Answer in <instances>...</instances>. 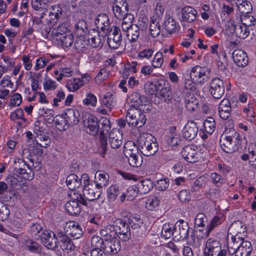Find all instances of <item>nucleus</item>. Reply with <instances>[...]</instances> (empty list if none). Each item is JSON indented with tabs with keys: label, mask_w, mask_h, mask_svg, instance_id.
<instances>
[{
	"label": "nucleus",
	"mask_w": 256,
	"mask_h": 256,
	"mask_svg": "<svg viewBox=\"0 0 256 256\" xmlns=\"http://www.w3.org/2000/svg\"><path fill=\"white\" fill-rule=\"evenodd\" d=\"M232 108L228 99H224L218 106V112L220 117L223 120L228 119L230 116Z\"/></svg>",
	"instance_id": "27"
},
{
	"label": "nucleus",
	"mask_w": 256,
	"mask_h": 256,
	"mask_svg": "<svg viewBox=\"0 0 256 256\" xmlns=\"http://www.w3.org/2000/svg\"><path fill=\"white\" fill-rule=\"evenodd\" d=\"M210 92L215 98H220L224 94V86L222 80L213 78L210 83Z\"/></svg>",
	"instance_id": "10"
},
{
	"label": "nucleus",
	"mask_w": 256,
	"mask_h": 256,
	"mask_svg": "<svg viewBox=\"0 0 256 256\" xmlns=\"http://www.w3.org/2000/svg\"><path fill=\"white\" fill-rule=\"evenodd\" d=\"M132 229L135 230V233L138 236H142L143 234V230L142 226L143 224V221L140 216L136 214H132L129 219L128 222Z\"/></svg>",
	"instance_id": "22"
},
{
	"label": "nucleus",
	"mask_w": 256,
	"mask_h": 256,
	"mask_svg": "<svg viewBox=\"0 0 256 256\" xmlns=\"http://www.w3.org/2000/svg\"><path fill=\"white\" fill-rule=\"evenodd\" d=\"M204 126L205 130L212 134L215 130V122L212 118H208L204 122Z\"/></svg>",
	"instance_id": "53"
},
{
	"label": "nucleus",
	"mask_w": 256,
	"mask_h": 256,
	"mask_svg": "<svg viewBox=\"0 0 256 256\" xmlns=\"http://www.w3.org/2000/svg\"><path fill=\"white\" fill-rule=\"evenodd\" d=\"M104 241L101 238L98 236H94L90 241V246L88 245V248H90V249L94 248H103V245Z\"/></svg>",
	"instance_id": "46"
},
{
	"label": "nucleus",
	"mask_w": 256,
	"mask_h": 256,
	"mask_svg": "<svg viewBox=\"0 0 256 256\" xmlns=\"http://www.w3.org/2000/svg\"><path fill=\"white\" fill-rule=\"evenodd\" d=\"M82 230L78 224L74 221L65 224V238L78 239L82 235Z\"/></svg>",
	"instance_id": "11"
},
{
	"label": "nucleus",
	"mask_w": 256,
	"mask_h": 256,
	"mask_svg": "<svg viewBox=\"0 0 256 256\" xmlns=\"http://www.w3.org/2000/svg\"><path fill=\"white\" fill-rule=\"evenodd\" d=\"M185 104L186 109L190 112L194 111L198 108V100L194 98L186 100Z\"/></svg>",
	"instance_id": "60"
},
{
	"label": "nucleus",
	"mask_w": 256,
	"mask_h": 256,
	"mask_svg": "<svg viewBox=\"0 0 256 256\" xmlns=\"http://www.w3.org/2000/svg\"><path fill=\"white\" fill-rule=\"evenodd\" d=\"M102 192L98 188H96V184H90L86 186L82 190V194L84 198L90 201L98 199L102 194Z\"/></svg>",
	"instance_id": "18"
},
{
	"label": "nucleus",
	"mask_w": 256,
	"mask_h": 256,
	"mask_svg": "<svg viewBox=\"0 0 256 256\" xmlns=\"http://www.w3.org/2000/svg\"><path fill=\"white\" fill-rule=\"evenodd\" d=\"M114 16L118 19H122L126 16L128 12V4L126 0H116L113 6Z\"/></svg>",
	"instance_id": "13"
},
{
	"label": "nucleus",
	"mask_w": 256,
	"mask_h": 256,
	"mask_svg": "<svg viewBox=\"0 0 256 256\" xmlns=\"http://www.w3.org/2000/svg\"><path fill=\"white\" fill-rule=\"evenodd\" d=\"M126 157L128 158V163L132 166L138 168L142 164V156L139 153L130 155V156H126Z\"/></svg>",
	"instance_id": "44"
},
{
	"label": "nucleus",
	"mask_w": 256,
	"mask_h": 256,
	"mask_svg": "<svg viewBox=\"0 0 256 256\" xmlns=\"http://www.w3.org/2000/svg\"><path fill=\"white\" fill-rule=\"evenodd\" d=\"M236 34L240 38L244 39L249 35V30L246 28V26H238L235 28Z\"/></svg>",
	"instance_id": "58"
},
{
	"label": "nucleus",
	"mask_w": 256,
	"mask_h": 256,
	"mask_svg": "<svg viewBox=\"0 0 256 256\" xmlns=\"http://www.w3.org/2000/svg\"><path fill=\"white\" fill-rule=\"evenodd\" d=\"M94 35L89 34L88 36V44L93 48H96L100 44L101 38L97 31L92 30Z\"/></svg>",
	"instance_id": "40"
},
{
	"label": "nucleus",
	"mask_w": 256,
	"mask_h": 256,
	"mask_svg": "<svg viewBox=\"0 0 256 256\" xmlns=\"http://www.w3.org/2000/svg\"><path fill=\"white\" fill-rule=\"evenodd\" d=\"M102 104L110 110L116 104V98L114 95L110 92L105 94L102 100Z\"/></svg>",
	"instance_id": "33"
},
{
	"label": "nucleus",
	"mask_w": 256,
	"mask_h": 256,
	"mask_svg": "<svg viewBox=\"0 0 256 256\" xmlns=\"http://www.w3.org/2000/svg\"><path fill=\"white\" fill-rule=\"evenodd\" d=\"M120 248V243L116 238L111 240L106 239L104 241L102 250L106 254H116Z\"/></svg>",
	"instance_id": "16"
},
{
	"label": "nucleus",
	"mask_w": 256,
	"mask_h": 256,
	"mask_svg": "<svg viewBox=\"0 0 256 256\" xmlns=\"http://www.w3.org/2000/svg\"><path fill=\"white\" fill-rule=\"evenodd\" d=\"M76 27V34L78 36L82 37L84 36L86 32L88 26L86 21L80 20L78 21L75 25Z\"/></svg>",
	"instance_id": "42"
},
{
	"label": "nucleus",
	"mask_w": 256,
	"mask_h": 256,
	"mask_svg": "<svg viewBox=\"0 0 256 256\" xmlns=\"http://www.w3.org/2000/svg\"><path fill=\"white\" fill-rule=\"evenodd\" d=\"M153 187V182L150 179L148 178L140 181L135 186L137 192L142 194L148 193Z\"/></svg>",
	"instance_id": "29"
},
{
	"label": "nucleus",
	"mask_w": 256,
	"mask_h": 256,
	"mask_svg": "<svg viewBox=\"0 0 256 256\" xmlns=\"http://www.w3.org/2000/svg\"><path fill=\"white\" fill-rule=\"evenodd\" d=\"M204 256H228V250L222 249L218 240L210 238L206 243Z\"/></svg>",
	"instance_id": "5"
},
{
	"label": "nucleus",
	"mask_w": 256,
	"mask_h": 256,
	"mask_svg": "<svg viewBox=\"0 0 256 256\" xmlns=\"http://www.w3.org/2000/svg\"><path fill=\"white\" fill-rule=\"evenodd\" d=\"M109 72L105 68H102L95 78L96 83L101 84L108 76Z\"/></svg>",
	"instance_id": "59"
},
{
	"label": "nucleus",
	"mask_w": 256,
	"mask_h": 256,
	"mask_svg": "<svg viewBox=\"0 0 256 256\" xmlns=\"http://www.w3.org/2000/svg\"><path fill=\"white\" fill-rule=\"evenodd\" d=\"M241 222L239 221L234 222L230 226L228 231V236L231 235L230 240L228 241V256L234 254L236 248L244 242V238L240 236V233L238 232L235 235L232 234L234 230L241 227Z\"/></svg>",
	"instance_id": "3"
},
{
	"label": "nucleus",
	"mask_w": 256,
	"mask_h": 256,
	"mask_svg": "<svg viewBox=\"0 0 256 256\" xmlns=\"http://www.w3.org/2000/svg\"><path fill=\"white\" fill-rule=\"evenodd\" d=\"M126 120L129 126L141 128L146 122L145 115L141 110L138 108H130L126 112Z\"/></svg>",
	"instance_id": "4"
},
{
	"label": "nucleus",
	"mask_w": 256,
	"mask_h": 256,
	"mask_svg": "<svg viewBox=\"0 0 256 256\" xmlns=\"http://www.w3.org/2000/svg\"><path fill=\"white\" fill-rule=\"evenodd\" d=\"M141 152L145 156L154 155L158 150V144L154 137L149 133H142L138 138Z\"/></svg>",
	"instance_id": "1"
},
{
	"label": "nucleus",
	"mask_w": 256,
	"mask_h": 256,
	"mask_svg": "<svg viewBox=\"0 0 256 256\" xmlns=\"http://www.w3.org/2000/svg\"><path fill=\"white\" fill-rule=\"evenodd\" d=\"M84 125L86 131L90 134L94 136L99 130L98 120L96 116L89 115L87 118L84 120Z\"/></svg>",
	"instance_id": "17"
},
{
	"label": "nucleus",
	"mask_w": 256,
	"mask_h": 256,
	"mask_svg": "<svg viewBox=\"0 0 256 256\" xmlns=\"http://www.w3.org/2000/svg\"><path fill=\"white\" fill-rule=\"evenodd\" d=\"M70 200H68L65 204V210L70 215L76 216L81 211V207L76 200L78 196L76 197L74 196L68 197Z\"/></svg>",
	"instance_id": "19"
},
{
	"label": "nucleus",
	"mask_w": 256,
	"mask_h": 256,
	"mask_svg": "<svg viewBox=\"0 0 256 256\" xmlns=\"http://www.w3.org/2000/svg\"><path fill=\"white\" fill-rule=\"evenodd\" d=\"M26 180L24 179L22 180V176L16 174L14 175L9 174L6 179L7 183L12 188L16 190H20L26 186Z\"/></svg>",
	"instance_id": "26"
},
{
	"label": "nucleus",
	"mask_w": 256,
	"mask_h": 256,
	"mask_svg": "<svg viewBox=\"0 0 256 256\" xmlns=\"http://www.w3.org/2000/svg\"><path fill=\"white\" fill-rule=\"evenodd\" d=\"M236 5L238 10L242 14H248L252 10V6L248 0H238Z\"/></svg>",
	"instance_id": "37"
},
{
	"label": "nucleus",
	"mask_w": 256,
	"mask_h": 256,
	"mask_svg": "<svg viewBox=\"0 0 256 256\" xmlns=\"http://www.w3.org/2000/svg\"><path fill=\"white\" fill-rule=\"evenodd\" d=\"M122 134L118 130L114 129L109 136V142L112 148H118L122 144Z\"/></svg>",
	"instance_id": "23"
},
{
	"label": "nucleus",
	"mask_w": 256,
	"mask_h": 256,
	"mask_svg": "<svg viewBox=\"0 0 256 256\" xmlns=\"http://www.w3.org/2000/svg\"><path fill=\"white\" fill-rule=\"evenodd\" d=\"M234 62L240 67L246 66L248 62L246 54L241 50H234L232 54Z\"/></svg>",
	"instance_id": "24"
},
{
	"label": "nucleus",
	"mask_w": 256,
	"mask_h": 256,
	"mask_svg": "<svg viewBox=\"0 0 256 256\" xmlns=\"http://www.w3.org/2000/svg\"><path fill=\"white\" fill-rule=\"evenodd\" d=\"M189 226L187 222L180 220L175 224L174 238L177 240H184L188 236Z\"/></svg>",
	"instance_id": "15"
},
{
	"label": "nucleus",
	"mask_w": 256,
	"mask_h": 256,
	"mask_svg": "<svg viewBox=\"0 0 256 256\" xmlns=\"http://www.w3.org/2000/svg\"><path fill=\"white\" fill-rule=\"evenodd\" d=\"M80 114L78 110L68 108L65 111V125H73L79 121Z\"/></svg>",
	"instance_id": "28"
},
{
	"label": "nucleus",
	"mask_w": 256,
	"mask_h": 256,
	"mask_svg": "<svg viewBox=\"0 0 256 256\" xmlns=\"http://www.w3.org/2000/svg\"><path fill=\"white\" fill-rule=\"evenodd\" d=\"M65 182L69 189V191L67 192V196L76 197L77 194L76 190L81 185V182L78 177L75 174H69L66 177Z\"/></svg>",
	"instance_id": "14"
},
{
	"label": "nucleus",
	"mask_w": 256,
	"mask_h": 256,
	"mask_svg": "<svg viewBox=\"0 0 256 256\" xmlns=\"http://www.w3.org/2000/svg\"><path fill=\"white\" fill-rule=\"evenodd\" d=\"M90 80V76L86 74L79 78H73L66 81V87L70 92L78 90L84 84H87Z\"/></svg>",
	"instance_id": "12"
},
{
	"label": "nucleus",
	"mask_w": 256,
	"mask_h": 256,
	"mask_svg": "<svg viewBox=\"0 0 256 256\" xmlns=\"http://www.w3.org/2000/svg\"><path fill=\"white\" fill-rule=\"evenodd\" d=\"M100 236L104 238L102 239L105 240L106 239L111 240L115 238L116 232L114 231V228L113 226H105L100 232Z\"/></svg>",
	"instance_id": "38"
},
{
	"label": "nucleus",
	"mask_w": 256,
	"mask_h": 256,
	"mask_svg": "<svg viewBox=\"0 0 256 256\" xmlns=\"http://www.w3.org/2000/svg\"><path fill=\"white\" fill-rule=\"evenodd\" d=\"M107 42L110 48L115 50L119 48L122 42V34L118 28L113 26L111 28L108 36Z\"/></svg>",
	"instance_id": "9"
},
{
	"label": "nucleus",
	"mask_w": 256,
	"mask_h": 256,
	"mask_svg": "<svg viewBox=\"0 0 256 256\" xmlns=\"http://www.w3.org/2000/svg\"><path fill=\"white\" fill-rule=\"evenodd\" d=\"M240 19L242 24L247 26L254 25L256 21V20L253 16L247 15L246 14L240 16Z\"/></svg>",
	"instance_id": "63"
},
{
	"label": "nucleus",
	"mask_w": 256,
	"mask_h": 256,
	"mask_svg": "<svg viewBox=\"0 0 256 256\" xmlns=\"http://www.w3.org/2000/svg\"><path fill=\"white\" fill-rule=\"evenodd\" d=\"M116 235L122 241L126 242L130 238V230L128 224L122 219L115 220L113 225Z\"/></svg>",
	"instance_id": "6"
},
{
	"label": "nucleus",
	"mask_w": 256,
	"mask_h": 256,
	"mask_svg": "<svg viewBox=\"0 0 256 256\" xmlns=\"http://www.w3.org/2000/svg\"><path fill=\"white\" fill-rule=\"evenodd\" d=\"M64 24L63 23H62L59 24L58 28L56 30V32L54 33V38L55 39L59 42L58 44H60L63 47L64 45Z\"/></svg>",
	"instance_id": "47"
},
{
	"label": "nucleus",
	"mask_w": 256,
	"mask_h": 256,
	"mask_svg": "<svg viewBox=\"0 0 256 256\" xmlns=\"http://www.w3.org/2000/svg\"><path fill=\"white\" fill-rule=\"evenodd\" d=\"M87 247V244L84 245L82 250L84 251L90 252L91 256H106V253L101 248L90 249V248H88Z\"/></svg>",
	"instance_id": "64"
},
{
	"label": "nucleus",
	"mask_w": 256,
	"mask_h": 256,
	"mask_svg": "<svg viewBox=\"0 0 256 256\" xmlns=\"http://www.w3.org/2000/svg\"><path fill=\"white\" fill-rule=\"evenodd\" d=\"M150 34L153 38L158 36L160 32V27L158 20L156 18H152L150 26Z\"/></svg>",
	"instance_id": "43"
},
{
	"label": "nucleus",
	"mask_w": 256,
	"mask_h": 256,
	"mask_svg": "<svg viewBox=\"0 0 256 256\" xmlns=\"http://www.w3.org/2000/svg\"><path fill=\"white\" fill-rule=\"evenodd\" d=\"M242 140L239 133L234 131L231 136H222L220 144L223 151L226 153L231 154L238 150Z\"/></svg>",
	"instance_id": "2"
},
{
	"label": "nucleus",
	"mask_w": 256,
	"mask_h": 256,
	"mask_svg": "<svg viewBox=\"0 0 256 256\" xmlns=\"http://www.w3.org/2000/svg\"><path fill=\"white\" fill-rule=\"evenodd\" d=\"M100 122L102 126L100 134H108L111 128L110 120L106 117H102Z\"/></svg>",
	"instance_id": "49"
},
{
	"label": "nucleus",
	"mask_w": 256,
	"mask_h": 256,
	"mask_svg": "<svg viewBox=\"0 0 256 256\" xmlns=\"http://www.w3.org/2000/svg\"><path fill=\"white\" fill-rule=\"evenodd\" d=\"M175 224H165L163 225L162 230V236L166 239L170 238L174 236V238Z\"/></svg>",
	"instance_id": "36"
},
{
	"label": "nucleus",
	"mask_w": 256,
	"mask_h": 256,
	"mask_svg": "<svg viewBox=\"0 0 256 256\" xmlns=\"http://www.w3.org/2000/svg\"><path fill=\"white\" fill-rule=\"evenodd\" d=\"M95 24L103 32L107 30L109 26V18L106 14H99L96 18Z\"/></svg>",
	"instance_id": "32"
},
{
	"label": "nucleus",
	"mask_w": 256,
	"mask_h": 256,
	"mask_svg": "<svg viewBox=\"0 0 256 256\" xmlns=\"http://www.w3.org/2000/svg\"><path fill=\"white\" fill-rule=\"evenodd\" d=\"M42 232V226L37 223L33 224L30 226V232L32 236L35 238L36 240H39L40 236H39L41 232Z\"/></svg>",
	"instance_id": "62"
},
{
	"label": "nucleus",
	"mask_w": 256,
	"mask_h": 256,
	"mask_svg": "<svg viewBox=\"0 0 256 256\" xmlns=\"http://www.w3.org/2000/svg\"><path fill=\"white\" fill-rule=\"evenodd\" d=\"M164 26L167 32L170 34L174 32L177 30L176 22L170 15L166 16Z\"/></svg>",
	"instance_id": "35"
},
{
	"label": "nucleus",
	"mask_w": 256,
	"mask_h": 256,
	"mask_svg": "<svg viewBox=\"0 0 256 256\" xmlns=\"http://www.w3.org/2000/svg\"><path fill=\"white\" fill-rule=\"evenodd\" d=\"M197 16L196 10L190 6H186L182 10V16L183 21L191 22L194 21Z\"/></svg>",
	"instance_id": "30"
},
{
	"label": "nucleus",
	"mask_w": 256,
	"mask_h": 256,
	"mask_svg": "<svg viewBox=\"0 0 256 256\" xmlns=\"http://www.w3.org/2000/svg\"><path fill=\"white\" fill-rule=\"evenodd\" d=\"M120 193V187L117 185H112L107 190L108 197L112 201H114Z\"/></svg>",
	"instance_id": "45"
},
{
	"label": "nucleus",
	"mask_w": 256,
	"mask_h": 256,
	"mask_svg": "<svg viewBox=\"0 0 256 256\" xmlns=\"http://www.w3.org/2000/svg\"><path fill=\"white\" fill-rule=\"evenodd\" d=\"M126 34L130 41L136 42L140 36V29L136 24H134L130 29L126 33Z\"/></svg>",
	"instance_id": "39"
},
{
	"label": "nucleus",
	"mask_w": 256,
	"mask_h": 256,
	"mask_svg": "<svg viewBox=\"0 0 256 256\" xmlns=\"http://www.w3.org/2000/svg\"><path fill=\"white\" fill-rule=\"evenodd\" d=\"M164 62V56L162 52H157L153 60H152V64L154 68H160Z\"/></svg>",
	"instance_id": "51"
},
{
	"label": "nucleus",
	"mask_w": 256,
	"mask_h": 256,
	"mask_svg": "<svg viewBox=\"0 0 256 256\" xmlns=\"http://www.w3.org/2000/svg\"><path fill=\"white\" fill-rule=\"evenodd\" d=\"M206 73L208 74L207 68L196 66L191 70L190 76L195 82L203 84L208 80Z\"/></svg>",
	"instance_id": "8"
},
{
	"label": "nucleus",
	"mask_w": 256,
	"mask_h": 256,
	"mask_svg": "<svg viewBox=\"0 0 256 256\" xmlns=\"http://www.w3.org/2000/svg\"><path fill=\"white\" fill-rule=\"evenodd\" d=\"M124 154L126 156H130L132 154H136L138 153V147L132 142H127L124 148Z\"/></svg>",
	"instance_id": "41"
},
{
	"label": "nucleus",
	"mask_w": 256,
	"mask_h": 256,
	"mask_svg": "<svg viewBox=\"0 0 256 256\" xmlns=\"http://www.w3.org/2000/svg\"><path fill=\"white\" fill-rule=\"evenodd\" d=\"M211 182L218 186H221L224 182L222 176L216 172L211 173L210 175Z\"/></svg>",
	"instance_id": "54"
},
{
	"label": "nucleus",
	"mask_w": 256,
	"mask_h": 256,
	"mask_svg": "<svg viewBox=\"0 0 256 256\" xmlns=\"http://www.w3.org/2000/svg\"><path fill=\"white\" fill-rule=\"evenodd\" d=\"M166 142L168 145L173 148L178 144L180 142L179 136L174 132H170L167 136Z\"/></svg>",
	"instance_id": "56"
},
{
	"label": "nucleus",
	"mask_w": 256,
	"mask_h": 256,
	"mask_svg": "<svg viewBox=\"0 0 256 256\" xmlns=\"http://www.w3.org/2000/svg\"><path fill=\"white\" fill-rule=\"evenodd\" d=\"M152 48H146L140 50L138 54V56L140 59L150 60L154 53Z\"/></svg>",
	"instance_id": "55"
},
{
	"label": "nucleus",
	"mask_w": 256,
	"mask_h": 256,
	"mask_svg": "<svg viewBox=\"0 0 256 256\" xmlns=\"http://www.w3.org/2000/svg\"><path fill=\"white\" fill-rule=\"evenodd\" d=\"M130 99L132 104L130 107L138 108L140 106H142L143 103L146 101L147 98L146 96H142L139 93L133 92L130 96Z\"/></svg>",
	"instance_id": "34"
},
{
	"label": "nucleus",
	"mask_w": 256,
	"mask_h": 256,
	"mask_svg": "<svg viewBox=\"0 0 256 256\" xmlns=\"http://www.w3.org/2000/svg\"><path fill=\"white\" fill-rule=\"evenodd\" d=\"M42 243L48 249L52 250L58 246V240L54 234L47 240H44Z\"/></svg>",
	"instance_id": "52"
},
{
	"label": "nucleus",
	"mask_w": 256,
	"mask_h": 256,
	"mask_svg": "<svg viewBox=\"0 0 256 256\" xmlns=\"http://www.w3.org/2000/svg\"><path fill=\"white\" fill-rule=\"evenodd\" d=\"M14 170L16 172L22 175L24 180H30L34 178V172L24 160H20L15 162Z\"/></svg>",
	"instance_id": "7"
},
{
	"label": "nucleus",
	"mask_w": 256,
	"mask_h": 256,
	"mask_svg": "<svg viewBox=\"0 0 256 256\" xmlns=\"http://www.w3.org/2000/svg\"><path fill=\"white\" fill-rule=\"evenodd\" d=\"M178 198L182 202H188L191 198L190 191L187 189H184L178 193Z\"/></svg>",
	"instance_id": "57"
},
{
	"label": "nucleus",
	"mask_w": 256,
	"mask_h": 256,
	"mask_svg": "<svg viewBox=\"0 0 256 256\" xmlns=\"http://www.w3.org/2000/svg\"><path fill=\"white\" fill-rule=\"evenodd\" d=\"M82 102L85 105L94 106L96 104L97 98L94 94L90 92L86 94V98L83 100Z\"/></svg>",
	"instance_id": "61"
},
{
	"label": "nucleus",
	"mask_w": 256,
	"mask_h": 256,
	"mask_svg": "<svg viewBox=\"0 0 256 256\" xmlns=\"http://www.w3.org/2000/svg\"><path fill=\"white\" fill-rule=\"evenodd\" d=\"M109 178V175L106 172L104 171L97 172L94 176L96 186L102 192V188L108 184Z\"/></svg>",
	"instance_id": "25"
},
{
	"label": "nucleus",
	"mask_w": 256,
	"mask_h": 256,
	"mask_svg": "<svg viewBox=\"0 0 256 256\" xmlns=\"http://www.w3.org/2000/svg\"><path fill=\"white\" fill-rule=\"evenodd\" d=\"M198 132V127L194 121L188 122L182 130L184 137L188 140L194 139Z\"/></svg>",
	"instance_id": "20"
},
{
	"label": "nucleus",
	"mask_w": 256,
	"mask_h": 256,
	"mask_svg": "<svg viewBox=\"0 0 256 256\" xmlns=\"http://www.w3.org/2000/svg\"><path fill=\"white\" fill-rule=\"evenodd\" d=\"M194 146H187L184 147L182 150V158L189 162H196L198 161V154L196 153Z\"/></svg>",
	"instance_id": "21"
},
{
	"label": "nucleus",
	"mask_w": 256,
	"mask_h": 256,
	"mask_svg": "<svg viewBox=\"0 0 256 256\" xmlns=\"http://www.w3.org/2000/svg\"><path fill=\"white\" fill-rule=\"evenodd\" d=\"M161 87V84L160 82L154 84L152 82L148 81L144 84V88L148 92L152 95L155 92H158Z\"/></svg>",
	"instance_id": "48"
},
{
	"label": "nucleus",
	"mask_w": 256,
	"mask_h": 256,
	"mask_svg": "<svg viewBox=\"0 0 256 256\" xmlns=\"http://www.w3.org/2000/svg\"><path fill=\"white\" fill-rule=\"evenodd\" d=\"M252 248L251 243L245 240L235 250V256H249L251 254Z\"/></svg>",
	"instance_id": "31"
},
{
	"label": "nucleus",
	"mask_w": 256,
	"mask_h": 256,
	"mask_svg": "<svg viewBox=\"0 0 256 256\" xmlns=\"http://www.w3.org/2000/svg\"><path fill=\"white\" fill-rule=\"evenodd\" d=\"M146 208L150 210H153L160 204V200L158 198L152 196H150L146 202Z\"/></svg>",
	"instance_id": "50"
}]
</instances>
